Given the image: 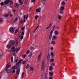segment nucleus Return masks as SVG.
Segmentation results:
<instances>
[{
  "label": "nucleus",
  "mask_w": 79,
  "mask_h": 79,
  "mask_svg": "<svg viewBox=\"0 0 79 79\" xmlns=\"http://www.w3.org/2000/svg\"><path fill=\"white\" fill-rule=\"evenodd\" d=\"M55 25H54L53 28L50 34L49 35V39L50 40H51V39H52V34H53V31H55Z\"/></svg>",
  "instance_id": "nucleus-1"
},
{
  "label": "nucleus",
  "mask_w": 79,
  "mask_h": 79,
  "mask_svg": "<svg viewBox=\"0 0 79 79\" xmlns=\"http://www.w3.org/2000/svg\"><path fill=\"white\" fill-rule=\"evenodd\" d=\"M22 61H23V59H21L19 60L18 63L16 64V67H17V68H19L20 67H21V66H19V64H20V63H21V62H22Z\"/></svg>",
  "instance_id": "nucleus-2"
},
{
  "label": "nucleus",
  "mask_w": 79,
  "mask_h": 79,
  "mask_svg": "<svg viewBox=\"0 0 79 79\" xmlns=\"http://www.w3.org/2000/svg\"><path fill=\"white\" fill-rule=\"evenodd\" d=\"M15 31V28L14 27H11L9 29V31L11 33H13Z\"/></svg>",
  "instance_id": "nucleus-3"
},
{
  "label": "nucleus",
  "mask_w": 79,
  "mask_h": 79,
  "mask_svg": "<svg viewBox=\"0 0 79 79\" xmlns=\"http://www.w3.org/2000/svg\"><path fill=\"white\" fill-rule=\"evenodd\" d=\"M16 69H17V71H18L17 72V75H19V72H20V69H21L20 67H16Z\"/></svg>",
  "instance_id": "nucleus-4"
},
{
  "label": "nucleus",
  "mask_w": 79,
  "mask_h": 79,
  "mask_svg": "<svg viewBox=\"0 0 79 79\" xmlns=\"http://www.w3.org/2000/svg\"><path fill=\"white\" fill-rule=\"evenodd\" d=\"M45 67V60H43L42 63V66L41 67L42 70H44Z\"/></svg>",
  "instance_id": "nucleus-5"
},
{
  "label": "nucleus",
  "mask_w": 79,
  "mask_h": 79,
  "mask_svg": "<svg viewBox=\"0 0 79 79\" xmlns=\"http://www.w3.org/2000/svg\"><path fill=\"white\" fill-rule=\"evenodd\" d=\"M46 57H47V60L48 61H50V54L49 53H48V54L46 55Z\"/></svg>",
  "instance_id": "nucleus-6"
},
{
  "label": "nucleus",
  "mask_w": 79,
  "mask_h": 79,
  "mask_svg": "<svg viewBox=\"0 0 79 79\" xmlns=\"http://www.w3.org/2000/svg\"><path fill=\"white\" fill-rule=\"evenodd\" d=\"M36 11L38 13H40L41 11V8L40 7L38 8V9H36Z\"/></svg>",
  "instance_id": "nucleus-7"
},
{
  "label": "nucleus",
  "mask_w": 79,
  "mask_h": 79,
  "mask_svg": "<svg viewBox=\"0 0 79 79\" xmlns=\"http://www.w3.org/2000/svg\"><path fill=\"white\" fill-rule=\"evenodd\" d=\"M42 56V55L41 54V53H40V55L39 56L38 58V62H39L40 61V59L41 58H40V57H41Z\"/></svg>",
  "instance_id": "nucleus-8"
},
{
  "label": "nucleus",
  "mask_w": 79,
  "mask_h": 79,
  "mask_svg": "<svg viewBox=\"0 0 79 79\" xmlns=\"http://www.w3.org/2000/svg\"><path fill=\"white\" fill-rule=\"evenodd\" d=\"M10 0H7L6 1H5V2H4V3H5L6 5H8V3H10Z\"/></svg>",
  "instance_id": "nucleus-9"
},
{
  "label": "nucleus",
  "mask_w": 79,
  "mask_h": 79,
  "mask_svg": "<svg viewBox=\"0 0 79 79\" xmlns=\"http://www.w3.org/2000/svg\"><path fill=\"white\" fill-rule=\"evenodd\" d=\"M11 50L12 52H15L16 50L15 47H13L11 49Z\"/></svg>",
  "instance_id": "nucleus-10"
},
{
  "label": "nucleus",
  "mask_w": 79,
  "mask_h": 79,
  "mask_svg": "<svg viewBox=\"0 0 79 79\" xmlns=\"http://www.w3.org/2000/svg\"><path fill=\"white\" fill-rule=\"evenodd\" d=\"M51 55L52 58H55V54H54V53H53V52H51Z\"/></svg>",
  "instance_id": "nucleus-11"
},
{
  "label": "nucleus",
  "mask_w": 79,
  "mask_h": 79,
  "mask_svg": "<svg viewBox=\"0 0 79 79\" xmlns=\"http://www.w3.org/2000/svg\"><path fill=\"white\" fill-rule=\"evenodd\" d=\"M10 44L12 45H15V42L14 40L11 41L10 42Z\"/></svg>",
  "instance_id": "nucleus-12"
},
{
  "label": "nucleus",
  "mask_w": 79,
  "mask_h": 79,
  "mask_svg": "<svg viewBox=\"0 0 79 79\" xmlns=\"http://www.w3.org/2000/svg\"><path fill=\"white\" fill-rule=\"evenodd\" d=\"M4 16L5 18H7V17H8L9 16V14L8 13H6L4 15Z\"/></svg>",
  "instance_id": "nucleus-13"
},
{
  "label": "nucleus",
  "mask_w": 79,
  "mask_h": 79,
  "mask_svg": "<svg viewBox=\"0 0 79 79\" xmlns=\"http://www.w3.org/2000/svg\"><path fill=\"white\" fill-rule=\"evenodd\" d=\"M48 76V73H45L44 76V79H48V77H47Z\"/></svg>",
  "instance_id": "nucleus-14"
},
{
  "label": "nucleus",
  "mask_w": 79,
  "mask_h": 79,
  "mask_svg": "<svg viewBox=\"0 0 79 79\" xmlns=\"http://www.w3.org/2000/svg\"><path fill=\"white\" fill-rule=\"evenodd\" d=\"M56 39H57V37L56 36H54L52 37V40H56Z\"/></svg>",
  "instance_id": "nucleus-15"
},
{
  "label": "nucleus",
  "mask_w": 79,
  "mask_h": 79,
  "mask_svg": "<svg viewBox=\"0 0 79 79\" xmlns=\"http://www.w3.org/2000/svg\"><path fill=\"white\" fill-rule=\"evenodd\" d=\"M6 48L8 49H10L11 48V45L10 44H9L7 45Z\"/></svg>",
  "instance_id": "nucleus-16"
},
{
  "label": "nucleus",
  "mask_w": 79,
  "mask_h": 79,
  "mask_svg": "<svg viewBox=\"0 0 79 79\" xmlns=\"http://www.w3.org/2000/svg\"><path fill=\"white\" fill-rule=\"evenodd\" d=\"M49 74L50 76H53V73L52 72H49Z\"/></svg>",
  "instance_id": "nucleus-17"
},
{
  "label": "nucleus",
  "mask_w": 79,
  "mask_h": 79,
  "mask_svg": "<svg viewBox=\"0 0 79 79\" xmlns=\"http://www.w3.org/2000/svg\"><path fill=\"white\" fill-rule=\"evenodd\" d=\"M15 6L16 8H19V4L16 3L15 5Z\"/></svg>",
  "instance_id": "nucleus-18"
},
{
  "label": "nucleus",
  "mask_w": 79,
  "mask_h": 79,
  "mask_svg": "<svg viewBox=\"0 0 79 79\" xmlns=\"http://www.w3.org/2000/svg\"><path fill=\"white\" fill-rule=\"evenodd\" d=\"M30 69L31 71H34V68H33V67L32 66L31 67Z\"/></svg>",
  "instance_id": "nucleus-19"
},
{
  "label": "nucleus",
  "mask_w": 79,
  "mask_h": 79,
  "mask_svg": "<svg viewBox=\"0 0 79 79\" xmlns=\"http://www.w3.org/2000/svg\"><path fill=\"white\" fill-rule=\"evenodd\" d=\"M21 29L22 30V32H24V29H25V27L24 26L22 27Z\"/></svg>",
  "instance_id": "nucleus-20"
},
{
  "label": "nucleus",
  "mask_w": 79,
  "mask_h": 79,
  "mask_svg": "<svg viewBox=\"0 0 79 79\" xmlns=\"http://www.w3.org/2000/svg\"><path fill=\"white\" fill-rule=\"evenodd\" d=\"M24 37V36L23 35H21V36H20V35L19 36V38L20 39H21V40H22V39H23V38Z\"/></svg>",
  "instance_id": "nucleus-21"
},
{
  "label": "nucleus",
  "mask_w": 79,
  "mask_h": 79,
  "mask_svg": "<svg viewBox=\"0 0 79 79\" xmlns=\"http://www.w3.org/2000/svg\"><path fill=\"white\" fill-rule=\"evenodd\" d=\"M6 71L7 73H8V74H9V73H11V70L10 69L7 70Z\"/></svg>",
  "instance_id": "nucleus-22"
},
{
  "label": "nucleus",
  "mask_w": 79,
  "mask_h": 79,
  "mask_svg": "<svg viewBox=\"0 0 79 79\" xmlns=\"http://www.w3.org/2000/svg\"><path fill=\"white\" fill-rule=\"evenodd\" d=\"M56 43L55 42V41H53L52 42L51 44H52V45H55Z\"/></svg>",
  "instance_id": "nucleus-23"
},
{
  "label": "nucleus",
  "mask_w": 79,
  "mask_h": 79,
  "mask_svg": "<svg viewBox=\"0 0 79 79\" xmlns=\"http://www.w3.org/2000/svg\"><path fill=\"white\" fill-rule=\"evenodd\" d=\"M3 52H1L0 53V58H2V57L3 56Z\"/></svg>",
  "instance_id": "nucleus-24"
},
{
  "label": "nucleus",
  "mask_w": 79,
  "mask_h": 79,
  "mask_svg": "<svg viewBox=\"0 0 79 79\" xmlns=\"http://www.w3.org/2000/svg\"><path fill=\"white\" fill-rule=\"evenodd\" d=\"M60 9L61 11H64V6H62L60 7Z\"/></svg>",
  "instance_id": "nucleus-25"
},
{
  "label": "nucleus",
  "mask_w": 79,
  "mask_h": 79,
  "mask_svg": "<svg viewBox=\"0 0 79 79\" xmlns=\"http://www.w3.org/2000/svg\"><path fill=\"white\" fill-rule=\"evenodd\" d=\"M19 50H20V48H17L16 49H15V51L16 52H19Z\"/></svg>",
  "instance_id": "nucleus-26"
},
{
  "label": "nucleus",
  "mask_w": 79,
  "mask_h": 79,
  "mask_svg": "<svg viewBox=\"0 0 79 79\" xmlns=\"http://www.w3.org/2000/svg\"><path fill=\"white\" fill-rule=\"evenodd\" d=\"M55 35H58V31H55Z\"/></svg>",
  "instance_id": "nucleus-27"
},
{
  "label": "nucleus",
  "mask_w": 79,
  "mask_h": 79,
  "mask_svg": "<svg viewBox=\"0 0 79 79\" xmlns=\"http://www.w3.org/2000/svg\"><path fill=\"white\" fill-rule=\"evenodd\" d=\"M56 29H57V31H58L59 29H60V27L58 26H56Z\"/></svg>",
  "instance_id": "nucleus-28"
},
{
  "label": "nucleus",
  "mask_w": 79,
  "mask_h": 79,
  "mask_svg": "<svg viewBox=\"0 0 79 79\" xmlns=\"http://www.w3.org/2000/svg\"><path fill=\"white\" fill-rule=\"evenodd\" d=\"M39 18V16L38 15H36L35 16V19H37Z\"/></svg>",
  "instance_id": "nucleus-29"
},
{
  "label": "nucleus",
  "mask_w": 79,
  "mask_h": 79,
  "mask_svg": "<svg viewBox=\"0 0 79 79\" xmlns=\"http://www.w3.org/2000/svg\"><path fill=\"white\" fill-rule=\"evenodd\" d=\"M9 3H10V5H13V1H11L9 2Z\"/></svg>",
  "instance_id": "nucleus-30"
},
{
  "label": "nucleus",
  "mask_w": 79,
  "mask_h": 79,
  "mask_svg": "<svg viewBox=\"0 0 79 79\" xmlns=\"http://www.w3.org/2000/svg\"><path fill=\"white\" fill-rule=\"evenodd\" d=\"M24 72H23L22 73V74L21 78H24Z\"/></svg>",
  "instance_id": "nucleus-31"
},
{
  "label": "nucleus",
  "mask_w": 79,
  "mask_h": 79,
  "mask_svg": "<svg viewBox=\"0 0 79 79\" xmlns=\"http://www.w3.org/2000/svg\"><path fill=\"white\" fill-rule=\"evenodd\" d=\"M0 4L1 6H3V5H5V2H1Z\"/></svg>",
  "instance_id": "nucleus-32"
},
{
  "label": "nucleus",
  "mask_w": 79,
  "mask_h": 79,
  "mask_svg": "<svg viewBox=\"0 0 79 79\" xmlns=\"http://www.w3.org/2000/svg\"><path fill=\"white\" fill-rule=\"evenodd\" d=\"M27 56V55H23L22 56V58H26V57Z\"/></svg>",
  "instance_id": "nucleus-33"
},
{
  "label": "nucleus",
  "mask_w": 79,
  "mask_h": 79,
  "mask_svg": "<svg viewBox=\"0 0 79 79\" xmlns=\"http://www.w3.org/2000/svg\"><path fill=\"white\" fill-rule=\"evenodd\" d=\"M58 19H59V20H61V17L60 15H58Z\"/></svg>",
  "instance_id": "nucleus-34"
},
{
  "label": "nucleus",
  "mask_w": 79,
  "mask_h": 79,
  "mask_svg": "<svg viewBox=\"0 0 79 79\" xmlns=\"http://www.w3.org/2000/svg\"><path fill=\"white\" fill-rule=\"evenodd\" d=\"M29 68V64H27V66L26 67V69H28V68Z\"/></svg>",
  "instance_id": "nucleus-35"
},
{
  "label": "nucleus",
  "mask_w": 79,
  "mask_h": 79,
  "mask_svg": "<svg viewBox=\"0 0 79 79\" xmlns=\"http://www.w3.org/2000/svg\"><path fill=\"white\" fill-rule=\"evenodd\" d=\"M24 35V32L23 31L22 32V34H21V35H20V36L21 35H23V36Z\"/></svg>",
  "instance_id": "nucleus-36"
},
{
  "label": "nucleus",
  "mask_w": 79,
  "mask_h": 79,
  "mask_svg": "<svg viewBox=\"0 0 79 79\" xmlns=\"http://www.w3.org/2000/svg\"><path fill=\"white\" fill-rule=\"evenodd\" d=\"M52 70H53V68L52 67H50V68L49 69V70L50 71H52Z\"/></svg>",
  "instance_id": "nucleus-37"
},
{
  "label": "nucleus",
  "mask_w": 79,
  "mask_h": 79,
  "mask_svg": "<svg viewBox=\"0 0 79 79\" xmlns=\"http://www.w3.org/2000/svg\"><path fill=\"white\" fill-rule=\"evenodd\" d=\"M62 5L63 6L65 5V2H63L61 3Z\"/></svg>",
  "instance_id": "nucleus-38"
},
{
  "label": "nucleus",
  "mask_w": 79,
  "mask_h": 79,
  "mask_svg": "<svg viewBox=\"0 0 79 79\" xmlns=\"http://www.w3.org/2000/svg\"><path fill=\"white\" fill-rule=\"evenodd\" d=\"M55 61V60H54V59H51L50 62H53V61Z\"/></svg>",
  "instance_id": "nucleus-39"
},
{
  "label": "nucleus",
  "mask_w": 79,
  "mask_h": 79,
  "mask_svg": "<svg viewBox=\"0 0 79 79\" xmlns=\"http://www.w3.org/2000/svg\"><path fill=\"white\" fill-rule=\"evenodd\" d=\"M18 17H16L15 18V20H14V21H18Z\"/></svg>",
  "instance_id": "nucleus-40"
},
{
  "label": "nucleus",
  "mask_w": 79,
  "mask_h": 79,
  "mask_svg": "<svg viewBox=\"0 0 79 79\" xmlns=\"http://www.w3.org/2000/svg\"><path fill=\"white\" fill-rule=\"evenodd\" d=\"M13 56H12L11 57V62H12V63L13 62Z\"/></svg>",
  "instance_id": "nucleus-41"
},
{
  "label": "nucleus",
  "mask_w": 79,
  "mask_h": 79,
  "mask_svg": "<svg viewBox=\"0 0 79 79\" xmlns=\"http://www.w3.org/2000/svg\"><path fill=\"white\" fill-rule=\"evenodd\" d=\"M18 31H19V30L17 29L15 32V34H16V33H17Z\"/></svg>",
  "instance_id": "nucleus-42"
},
{
  "label": "nucleus",
  "mask_w": 79,
  "mask_h": 79,
  "mask_svg": "<svg viewBox=\"0 0 79 79\" xmlns=\"http://www.w3.org/2000/svg\"><path fill=\"white\" fill-rule=\"evenodd\" d=\"M31 56H32V53H31L29 55V56H30V58H31Z\"/></svg>",
  "instance_id": "nucleus-43"
},
{
  "label": "nucleus",
  "mask_w": 79,
  "mask_h": 79,
  "mask_svg": "<svg viewBox=\"0 0 79 79\" xmlns=\"http://www.w3.org/2000/svg\"><path fill=\"white\" fill-rule=\"evenodd\" d=\"M3 19H0V23H3Z\"/></svg>",
  "instance_id": "nucleus-44"
},
{
  "label": "nucleus",
  "mask_w": 79,
  "mask_h": 79,
  "mask_svg": "<svg viewBox=\"0 0 79 79\" xmlns=\"http://www.w3.org/2000/svg\"><path fill=\"white\" fill-rule=\"evenodd\" d=\"M49 28H50L51 27H52V23H51L50 25H49V26L48 27Z\"/></svg>",
  "instance_id": "nucleus-45"
},
{
  "label": "nucleus",
  "mask_w": 79,
  "mask_h": 79,
  "mask_svg": "<svg viewBox=\"0 0 79 79\" xmlns=\"http://www.w3.org/2000/svg\"><path fill=\"white\" fill-rule=\"evenodd\" d=\"M39 27V26H38L37 28L35 29V31H34V33H35V31H36V30H37V29L38 28V27Z\"/></svg>",
  "instance_id": "nucleus-46"
},
{
  "label": "nucleus",
  "mask_w": 79,
  "mask_h": 79,
  "mask_svg": "<svg viewBox=\"0 0 79 79\" xmlns=\"http://www.w3.org/2000/svg\"><path fill=\"white\" fill-rule=\"evenodd\" d=\"M29 53V50H28L27 51V52L26 53V54H27V55H28Z\"/></svg>",
  "instance_id": "nucleus-47"
},
{
  "label": "nucleus",
  "mask_w": 79,
  "mask_h": 79,
  "mask_svg": "<svg viewBox=\"0 0 79 79\" xmlns=\"http://www.w3.org/2000/svg\"><path fill=\"white\" fill-rule=\"evenodd\" d=\"M37 0H32L31 2H33V3H34L35 1H36Z\"/></svg>",
  "instance_id": "nucleus-48"
},
{
  "label": "nucleus",
  "mask_w": 79,
  "mask_h": 79,
  "mask_svg": "<svg viewBox=\"0 0 79 79\" xmlns=\"http://www.w3.org/2000/svg\"><path fill=\"white\" fill-rule=\"evenodd\" d=\"M52 66H55V64L54 63H52Z\"/></svg>",
  "instance_id": "nucleus-49"
},
{
  "label": "nucleus",
  "mask_w": 79,
  "mask_h": 79,
  "mask_svg": "<svg viewBox=\"0 0 79 79\" xmlns=\"http://www.w3.org/2000/svg\"><path fill=\"white\" fill-rule=\"evenodd\" d=\"M15 54H16V53H15V52H14L13 53V56H16V55H15Z\"/></svg>",
  "instance_id": "nucleus-50"
},
{
  "label": "nucleus",
  "mask_w": 79,
  "mask_h": 79,
  "mask_svg": "<svg viewBox=\"0 0 79 79\" xmlns=\"http://www.w3.org/2000/svg\"><path fill=\"white\" fill-rule=\"evenodd\" d=\"M16 68V67L15 66H14L13 67H12V69H15V68Z\"/></svg>",
  "instance_id": "nucleus-51"
},
{
  "label": "nucleus",
  "mask_w": 79,
  "mask_h": 79,
  "mask_svg": "<svg viewBox=\"0 0 79 79\" xmlns=\"http://www.w3.org/2000/svg\"><path fill=\"white\" fill-rule=\"evenodd\" d=\"M10 67V66L8 65H7L6 66V68H8Z\"/></svg>",
  "instance_id": "nucleus-52"
},
{
  "label": "nucleus",
  "mask_w": 79,
  "mask_h": 79,
  "mask_svg": "<svg viewBox=\"0 0 79 79\" xmlns=\"http://www.w3.org/2000/svg\"><path fill=\"white\" fill-rule=\"evenodd\" d=\"M15 72H16V71H15V70L14 69V70L12 71V73H15Z\"/></svg>",
  "instance_id": "nucleus-53"
},
{
  "label": "nucleus",
  "mask_w": 79,
  "mask_h": 79,
  "mask_svg": "<svg viewBox=\"0 0 79 79\" xmlns=\"http://www.w3.org/2000/svg\"><path fill=\"white\" fill-rule=\"evenodd\" d=\"M23 21L21 20L20 21V23L21 24H23Z\"/></svg>",
  "instance_id": "nucleus-54"
},
{
  "label": "nucleus",
  "mask_w": 79,
  "mask_h": 79,
  "mask_svg": "<svg viewBox=\"0 0 79 79\" xmlns=\"http://www.w3.org/2000/svg\"><path fill=\"white\" fill-rule=\"evenodd\" d=\"M27 16V15H26L24 16V19H26V18Z\"/></svg>",
  "instance_id": "nucleus-55"
},
{
  "label": "nucleus",
  "mask_w": 79,
  "mask_h": 79,
  "mask_svg": "<svg viewBox=\"0 0 79 79\" xmlns=\"http://www.w3.org/2000/svg\"><path fill=\"white\" fill-rule=\"evenodd\" d=\"M63 12L61 11H60V14H63Z\"/></svg>",
  "instance_id": "nucleus-56"
},
{
  "label": "nucleus",
  "mask_w": 79,
  "mask_h": 79,
  "mask_svg": "<svg viewBox=\"0 0 79 79\" xmlns=\"http://www.w3.org/2000/svg\"><path fill=\"white\" fill-rule=\"evenodd\" d=\"M23 3V2H22L21 3L19 4V5H22Z\"/></svg>",
  "instance_id": "nucleus-57"
},
{
  "label": "nucleus",
  "mask_w": 79,
  "mask_h": 79,
  "mask_svg": "<svg viewBox=\"0 0 79 79\" xmlns=\"http://www.w3.org/2000/svg\"><path fill=\"white\" fill-rule=\"evenodd\" d=\"M18 58H17V59L15 61V63H17V62H18Z\"/></svg>",
  "instance_id": "nucleus-58"
},
{
  "label": "nucleus",
  "mask_w": 79,
  "mask_h": 79,
  "mask_svg": "<svg viewBox=\"0 0 79 79\" xmlns=\"http://www.w3.org/2000/svg\"><path fill=\"white\" fill-rule=\"evenodd\" d=\"M43 5H44V6H46V5H47V4H45V3H43Z\"/></svg>",
  "instance_id": "nucleus-59"
},
{
  "label": "nucleus",
  "mask_w": 79,
  "mask_h": 79,
  "mask_svg": "<svg viewBox=\"0 0 79 79\" xmlns=\"http://www.w3.org/2000/svg\"><path fill=\"white\" fill-rule=\"evenodd\" d=\"M25 64V61H24L23 62H22V64Z\"/></svg>",
  "instance_id": "nucleus-60"
},
{
  "label": "nucleus",
  "mask_w": 79,
  "mask_h": 79,
  "mask_svg": "<svg viewBox=\"0 0 79 79\" xmlns=\"http://www.w3.org/2000/svg\"><path fill=\"white\" fill-rule=\"evenodd\" d=\"M10 17L11 18L12 17H13V15L10 14Z\"/></svg>",
  "instance_id": "nucleus-61"
},
{
  "label": "nucleus",
  "mask_w": 79,
  "mask_h": 79,
  "mask_svg": "<svg viewBox=\"0 0 79 79\" xmlns=\"http://www.w3.org/2000/svg\"><path fill=\"white\" fill-rule=\"evenodd\" d=\"M21 1H22L21 0H19V3H20L21 2Z\"/></svg>",
  "instance_id": "nucleus-62"
},
{
  "label": "nucleus",
  "mask_w": 79,
  "mask_h": 79,
  "mask_svg": "<svg viewBox=\"0 0 79 79\" xmlns=\"http://www.w3.org/2000/svg\"><path fill=\"white\" fill-rule=\"evenodd\" d=\"M49 79H53V77H49Z\"/></svg>",
  "instance_id": "nucleus-63"
},
{
  "label": "nucleus",
  "mask_w": 79,
  "mask_h": 79,
  "mask_svg": "<svg viewBox=\"0 0 79 79\" xmlns=\"http://www.w3.org/2000/svg\"><path fill=\"white\" fill-rule=\"evenodd\" d=\"M41 2H45V0H41Z\"/></svg>",
  "instance_id": "nucleus-64"
}]
</instances>
